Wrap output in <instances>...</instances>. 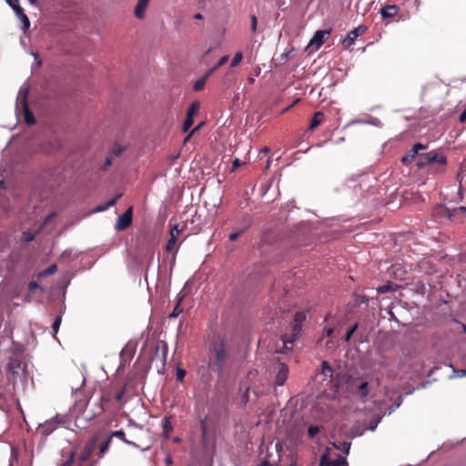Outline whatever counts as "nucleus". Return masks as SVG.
<instances>
[{
  "mask_svg": "<svg viewBox=\"0 0 466 466\" xmlns=\"http://www.w3.org/2000/svg\"><path fill=\"white\" fill-rule=\"evenodd\" d=\"M466 119V110L460 116V121L463 122Z\"/></svg>",
  "mask_w": 466,
  "mask_h": 466,
  "instance_id": "obj_58",
  "label": "nucleus"
},
{
  "mask_svg": "<svg viewBox=\"0 0 466 466\" xmlns=\"http://www.w3.org/2000/svg\"><path fill=\"white\" fill-rule=\"evenodd\" d=\"M9 6L15 11L19 5L18 0H5Z\"/></svg>",
  "mask_w": 466,
  "mask_h": 466,
  "instance_id": "obj_44",
  "label": "nucleus"
},
{
  "mask_svg": "<svg viewBox=\"0 0 466 466\" xmlns=\"http://www.w3.org/2000/svg\"><path fill=\"white\" fill-rule=\"evenodd\" d=\"M30 54H31L32 56H35V60H37V55H36L35 53L31 52Z\"/></svg>",
  "mask_w": 466,
  "mask_h": 466,
  "instance_id": "obj_64",
  "label": "nucleus"
},
{
  "mask_svg": "<svg viewBox=\"0 0 466 466\" xmlns=\"http://www.w3.org/2000/svg\"><path fill=\"white\" fill-rule=\"evenodd\" d=\"M169 429H171V427H170V425H169L168 421H167V420H166V421H165V423H164V431H165V433H166V437H168V432H167V431H168Z\"/></svg>",
  "mask_w": 466,
  "mask_h": 466,
  "instance_id": "obj_50",
  "label": "nucleus"
},
{
  "mask_svg": "<svg viewBox=\"0 0 466 466\" xmlns=\"http://www.w3.org/2000/svg\"><path fill=\"white\" fill-rule=\"evenodd\" d=\"M56 269H57L56 265V264H52V265L48 266L46 269L40 271L38 276L40 278H44V277L52 275V274H54L56 271Z\"/></svg>",
  "mask_w": 466,
  "mask_h": 466,
  "instance_id": "obj_29",
  "label": "nucleus"
},
{
  "mask_svg": "<svg viewBox=\"0 0 466 466\" xmlns=\"http://www.w3.org/2000/svg\"><path fill=\"white\" fill-rule=\"evenodd\" d=\"M333 331H334L333 328H327L324 329V332L328 337H330L333 334Z\"/></svg>",
  "mask_w": 466,
  "mask_h": 466,
  "instance_id": "obj_51",
  "label": "nucleus"
},
{
  "mask_svg": "<svg viewBox=\"0 0 466 466\" xmlns=\"http://www.w3.org/2000/svg\"><path fill=\"white\" fill-rule=\"evenodd\" d=\"M428 148L427 145L421 144V143H416L412 146L411 149L409 151L408 154L403 156L401 157V162L403 165H410L414 158L418 159V155H420L421 153H419L420 150H426Z\"/></svg>",
  "mask_w": 466,
  "mask_h": 466,
  "instance_id": "obj_8",
  "label": "nucleus"
},
{
  "mask_svg": "<svg viewBox=\"0 0 466 466\" xmlns=\"http://www.w3.org/2000/svg\"><path fill=\"white\" fill-rule=\"evenodd\" d=\"M132 208H129L120 217H118L116 224V229L120 231L129 227L132 223Z\"/></svg>",
  "mask_w": 466,
  "mask_h": 466,
  "instance_id": "obj_10",
  "label": "nucleus"
},
{
  "mask_svg": "<svg viewBox=\"0 0 466 466\" xmlns=\"http://www.w3.org/2000/svg\"><path fill=\"white\" fill-rule=\"evenodd\" d=\"M228 60V56H222L218 63L212 66L207 73V76H210L212 74H214L220 66H222L224 64H226Z\"/></svg>",
  "mask_w": 466,
  "mask_h": 466,
  "instance_id": "obj_23",
  "label": "nucleus"
},
{
  "mask_svg": "<svg viewBox=\"0 0 466 466\" xmlns=\"http://www.w3.org/2000/svg\"><path fill=\"white\" fill-rule=\"evenodd\" d=\"M375 381H376V384H377V385H380V378H376V379H375Z\"/></svg>",
  "mask_w": 466,
  "mask_h": 466,
  "instance_id": "obj_63",
  "label": "nucleus"
},
{
  "mask_svg": "<svg viewBox=\"0 0 466 466\" xmlns=\"http://www.w3.org/2000/svg\"><path fill=\"white\" fill-rule=\"evenodd\" d=\"M121 196H122L121 194H118V195H116L115 198H111L110 200H108V201L106 202V208H110V207H113V206L116 204V200H117Z\"/></svg>",
  "mask_w": 466,
  "mask_h": 466,
  "instance_id": "obj_43",
  "label": "nucleus"
},
{
  "mask_svg": "<svg viewBox=\"0 0 466 466\" xmlns=\"http://www.w3.org/2000/svg\"><path fill=\"white\" fill-rule=\"evenodd\" d=\"M162 355H163V360H166V357H167V347L164 346V349L162 350Z\"/></svg>",
  "mask_w": 466,
  "mask_h": 466,
  "instance_id": "obj_61",
  "label": "nucleus"
},
{
  "mask_svg": "<svg viewBox=\"0 0 466 466\" xmlns=\"http://www.w3.org/2000/svg\"><path fill=\"white\" fill-rule=\"evenodd\" d=\"M95 449V441H89L85 445L79 454L70 451L69 456L60 464V466H96V461L92 460V454Z\"/></svg>",
  "mask_w": 466,
  "mask_h": 466,
  "instance_id": "obj_1",
  "label": "nucleus"
},
{
  "mask_svg": "<svg viewBox=\"0 0 466 466\" xmlns=\"http://www.w3.org/2000/svg\"><path fill=\"white\" fill-rule=\"evenodd\" d=\"M274 372H276L274 383L277 386H282L286 382L289 374V368L282 362H277L274 365Z\"/></svg>",
  "mask_w": 466,
  "mask_h": 466,
  "instance_id": "obj_7",
  "label": "nucleus"
},
{
  "mask_svg": "<svg viewBox=\"0 0 466 466\" xmlns=\"http://www.w3.org/2000/svg\"><path fill=\"white\" fill-rule=\"evenodd\" d=\"M357 327H358V325H357V324H355V325H353L352 327H350V328L347 330V332H346V334H345V336H344V340H345V341L350 340V337L352 336V334H353V333L355 332V330L357 329Z\"/></svg>",
  "mask_w": 466,
  "mask_h": 466,
  "instance_id": "obj_37",
  "label": "nucleus"
},
{
  "mask_svg": "<svg viewBox=\"0 0 466 466\" xmlns=\"http://www.w3.org/2000/svg\"><path fill=\"white\" fill-rule=\"evenodd\" d=\"M399 12V7L396 5H385L380 10V15L383 18H392Z\"/></svg>",
  "mask_w": 466,
  "mask_h": 466,
  "instance_id": "obj_20",
  "label": "nucleus"
},
{
  "mask_svg": "<svg viewBox=\"0 0 466 466\" xmlns=\"http://www.w3.org/2000/svg\"><path fill=\"white\" fill-rule=\"evenodd\" d=\"M354 123L369 124V125H371V126H374V127H381L382 126L381 121L379 118H377V117H370L367 121H364V120H355Z\"/></svg>",
  "mask_w": 466,
  "mask_h": 466,
  "instance_id": "obj_30",
  "label": "nucleus"
},
{
  "mask_svg": "<svg viewBox=\"0 0 466 466\" xmlns=\"http://www.w3.org/2000/svg\"><path fill=\"white\" fill-rule=\"evenodd\" d=\"M26 96H27V89L21 88L18 93L17 99H21L22 106L25 110V120L26 124H33L35 123V117L33 114L30 112V110L27 107L26 105Z\"/></svg>",
  "mask_w": 466,
  "mask_h": 466,
  "instance_id": "obj_11",
  "label": "nucleus"
},
{
  "mask_svg": "<svg viewBox=\"0 0 466 466\" xmlns=\"http://www.w3.org/2000/svg\"><path fill=\"white\" fill-rule=\"evenodd\" d=\"M185 376H186V371L184 370L178 369L177 370V380H182Z\"/></svg>",
  "mask_w": 466,
  "mask_h": 466,
  "instance_id": "obj_45",
  "label": "nucleus"
},
{
  "mask_svg": "<svg viewBox=\"0 0 466 466\" xmlns=\"http://www.w3.org/2000/svg\"><path fill=\"white\" fill-rule=\"evenodd\" d=\"M208 76L205 74L201 78L198 79L194 84V90L200 91L204 88L205 84L208 80Z\"/></svg>",
  "mask_w": 466,
  "mask_h": 466,
  "instance_id": "obj_31",
  "label": "nucleus"
},
{
  "mask_svg": "<svg viewBox=\"0 0 466 466\" xmlns=\"http://www.w3.org/2000/svg\"><path fill=\"white\" fill-rule=\"evenodd\" d=\"M241 165L240 160L238 158H235L232 162L231 172H233L237 167Z\"/></svg>",
  "mask_w": 466,
  "mask_h": 466,
  "instance_id": "obj_48",
  "label": "nucleus"
},
{
  "mask_svg": "<svg viewBox=\"0 0 466 466\" xmlns=\"http://www.w3.org/2000/svg\"><path fill=\"white\" fill-rule=\"evenodd\" d=\"M125 148L120 146V145H115L112 148V153L116 156V157H119L122 155V153L124 152Z\"/></svg>",
  "mask_w": 466,
  "mask_h": 466,
  "instance_id": "obj_39",
  "label": "nucleus"
},
{
  "mask_svg": "<svg viewBox=\"0 0 466 466\" xmlns=\"http://www.w3.org/2000/svg\"><path fill=\"white\" fill-rule=\"evenodd\" d=\"M25 366L26 364L20 355L14 354L12 357H9L7 367L13 375H18L20 372H24Z\"/></svg>",
  "mask_w": 466,
  "mask_h": 466,
  "instance_id": "obj_6",
  "label": "nucleus"
},
{
  "mask_svg": "<svg viewBox=\"0 0 466 466\" xmlns=\"http://www.w3.org/2000/svg\"><path fill=\"white\" fill-rule=\"evenodd\" d=\"M321 373L326 379H329L332 387L339 388L338 382L335 381V370L326 360L321 363Z\"/></svg>",
  "mask_w": 466,
  "mask_h": 466,
  "instance_id": "obj_13",
  "label": "nucleus"
},
{
  "mask_svg": "<svg viewBox=\"0 0 466 466\" xmlns=\"http://www.w3.org/2000/svg\"><path fill=\"white\" fill-rule=\"evenodd\" d=\"M7 198L5 197V191L4 188V182L0 181V208L4 210L7 209Z\"/></svg>",
  "mask_w": 466,
  "mask_h": 466,
  "instance_id": "obj_25",
  "label": "nucleus"
},
{
  "mask_svg": "<svg viewBox=\"0 0 466 466\" xmlns=\"http://www.w3.org/2000/svg\"><path fill=\"white\" fill-rule=\"evenodd\" d=\"M250 20H251V31H252V33H256L257 25H258V20H257L256 15H252L250 17Z\"/></svg>",
  "mask_w": 466,
  "mask_h": 466,
  "instance_id": "obj_41",
  "label": "nucleus"
},
{
  "mask_svg": "<svg viewBox=\"0 0 466 466\" xmlns=\"http://www.w3.org/2000/svg\"><path fill=\"white\" fill-rule=\"evenodd\" d=\"M28 289L30 293H36L37 291L42 292L43 289L36 281H31L28 285Z\"/></svg>",
  "mask_w": 466,
  "mask_h": 466,
  "instance_id": "obj_33",
  "label": "nucleus"
},
{
  "mask_svg": "<svg viewBox=\"0 0 466 466\" xmlns=\"http://www.w3.org/2000/svg\"><path fill=\"white\" fill-rule=\"evenodd\" d=\"M380 420V419H379L377 421H375L373 424H371V425L370 426V431H374V430L377 428V426H378V424H379Z\"/></svg>",
  "mask_w": 466,
  "mask_h": 466,
  "instance_id": "obj_56",
  "label": "nucleus"
},
{
  "mask_svg": "<svg viewBox=\"0 0 466 466\" xmlns=\"http://www.w3.org/2000/svg\"><path fill=\"white\" fill-rule=\"evenodd\" d=\"M198 107V106L196 103L191 104L190 106L188 107L187 112V116H186L183 126H182V131L184 133L187 132L189 130V128L192 127L193 116H194V114Z\"/></svg>",
  "mask_w": 466,
  "mask_h": 466,
  "instance_id": "obj_14",
  "label": "nucleus"
},
{
  "mask_svg": "<svg viewBox=\"0 0 466 466\" xmlns=\"http://www.w3.org/2000/svg\"><path fill=\"white\" fill-rule=\"evenodd\" d=\"M182 299H183V296H180L177 299L175 308L173 309L172 312L169 314L170 319H176L182 313L183 309L180 307V303H181Z\"/></svg>",
  "mask_w": 466,
  "mask_h": 466,
  "instance_id": "obj_26",
  "label": "nucleus"
},
{
  "mask_svg": "<svg viewBox=\"0 0 466 466\" xmlns=\"http://www.w3.org/2000/svg\"><path fill=\"white\" fill-rule=\"evenodd\" d=\"M441 212L443 216L447 217L449 219H454L456 217L461 215L466 216V208L465 207H458L453 209H449L446 208H441Z\"/></svg>",
  "mask_w": 466,
  "mask_h": 466,
  "instance_id": "obj_15",
  "label": "nucleus"
},
{
  "mask_svg": "<svg viewBox=\"0 0 466 466\" xmlns=\"http://www.w3.org/2000/svg\"><path fill=\"white\" fill-rule=\"evenodd\" d=\"M193 17H194L195 19H198V20H201V19H203V15H202L201 14H199V13H198V14L194 15V16H193Z\"/></svg>",
  "mask_w": 466,
  "mask_h": 466,
  "instance_id": "obj_59",
  "label": "nucleus"
},
{
  "mask_svg": "<svg viewBox=\"0 0 466 466\" xmlns=\"http://www.w3.org/2000/svg\"><path fill=\"white\" fill-rule=\"evenodd\" d=\"M112 163V157H107L106 159V163H105V166H104V168H106L108 167Z\"/></svg>",
  "mask_w": 466,
  "mask_h": 466,
  "instance_id": "obj_54",
  "label": "nucleus"
},
{
  "mask_svg": "<svg viewBox=\"0 0 466 466\" xmlns=\"http://www.w3.org/2000/svg\"><path fill=\"white\" fill-rule=\"evenodd\" d=\"M367 30V27L365 25H359L357 26L356 28H354L353 30H351L348 35L347 36L343 39L342 43L343 45L346 46V47H350L351 46L354 42H355V39L361 35L365 31Z\"/></svg>",
  "mask_w": 466,
  "mask_h": 466,
  "instance_id": "obj_12",
  "label": "nucleus"
},
{
  "mask_svg": "<svg viewBox=\"0 0 466 466\" xmlns=\"http://www.w3.org/2000/svg\"><path fill=\"white\" fill-rule=\"evenodd\" d=\"M459 372L460 373H459L458 376H460V377H465L466 376V369L465 370H461Z\"/></svg>",
  "mask_w": 466,
  "mask_h": 466,
  "instance_id": "obj_60",
  "label": "nucleus"
},
{
  "mask_svg": "<svg viewBox=\"0 0 466 466\" xmlns=\"http://www.w3.org/2000/svg\"><path fill=\"white\" fill-rule=\"evenodd\" d=\"M347 461L344 457L338 456L335 460H329L326 455H323L320 459L319 466H345Z\"/></svg>",
  "mask_w": 466,
  "mask_h": 466,
  "instance_id": "obj_16",
  "label": "nucleus"
},
{
  "mask_svg": "<svg viewBox=\"0 0 466 466\" xmlns=\"http://www.w3.org/2000/svg\"><path fill=\"white\" fill-rule=\"evenodd\" d=\"M306 317V311H298L294 316L291 334H285L282 336L281 339L283 346L288 350H290V346L299 339V335L301 331V325L305 321Z\"/></svg>",
  "mask_w": 466,
  "mask_h": 466,
  "instance_id": "obj_3",
  "label": "nucleus"
},
{
  "mask_svg": "<svg viewBox=\"0 0 466 466\" xmlns=\"http://www.w3.org/2000/svg\"><path fill=\"white\" fill-rule=\"evenodd\" d=\"M111 400V397L109 394H102L99 399V408L100 411L103 412L107 409V403Z\"/></svg>",
  "mask_w": 466,
  "mask_h": 466,
  "instance_id": "obj_27",
  "label": "nucleus"
},
{
  "mask_svg": "<svg viewBox=\"0 0 466 466\" xmlns=\"http://www.w3.org/2000/svg\"><path fill=\"white\" fill-rule=\"evenodd\" d=\"M337 448L342 451L345 454H349L350 443L347 441H342L337 446Z\"/></svg>",
  "mask_w": 466,
  "mask_h": 466,
  "instance_id": "obj_36",
  "label": "nucleus"
},
{
  "mask_svg": "<svg viewBox=\"0 0 466 466\" xmlns=\"http://www.w3.org/2000/svg\"><path fill=\"white\" fill-rule=\"evenodd\" d=\"M320 116H322V113L320 111H318L314 114L310 125L309 127V130H313L321 123V119L319 118Z\"/></svg>",
  "mask_w": 466,
  "mask_h": 466,
  "instance_id": "obj_28",
  "label": "nucleus"
},
{
  "mask_svg": "<svg viewBox=\"0 0 466 466\" xmlns=\"http://www.w3.org/2000/svg\"><path fill=\"white\" fill-rule=\"evenodd\" d=\"M113 437L119 438L123 442H125L128 445H131L134 447L137 446L135 442L126 440L125 431L123 430L112 431L107 438H110V441H111Z\"/></svg>",
  "mask_w": 466,
  "mask_h": 466,
  "instance_id": "obj_22",
  "label": "nucleus"
},
{
  "mask_svg": "<svg viewBox=\"0 0 466 466\" xmlns=\"http://www.w3.org/2000/svg\"><path fill=\"white\" fill-rule=\"evenodd\" d=\"M299 101V99H296L289 106L286 107L283 112H287L289 111L294 105H296L298 102Z\"/></svg>",
  "mask_w": 466,
  "mask_h": 466,
  "instance_id": "obj_57",
  "label": "nucleus"
},
{
  "mask_svg": "<svg viewBox=\"0 0 466 466\" xmlns=\"http://www.w3.org/2000/svg\"><path fill=\"white\" fill-rule=\"evenodd\" d=\"M35 236L30 232H23V240L25 242H30L34 239Z\"/></svg>",
  "mask_w": 466,
  "mask_h": 466,
  "instance_id": "obj_42",
  "label": "nucleus"
},
{
  "mask_svg": "<svg viewBox=\"0 0 466 466\" xmlns=\"http://www.w3.org/2000/svg\"><path fill=\"white\" fill-rule=\"evenodd\" d=\"M110 438H107L100 446L99 458L103 457L104 454L108 451L110 445Z\"/></svg>",
  "mask_w": 466,
  "mask_h": 466,
  "instance_id": "obj_32",
  "label": "nucleus"
},
{
  "mask_svg": "<svg viewBox=\"0 0 466 466\" xmlns=\"http://www.w3.org/2000/svg\"><path fill=\"white\" fill-rule=\"evenodd\" d=\"M242 228H239L238 231H235L229 235V240L235 241L242 232H244L250 225V218L248 216H244L242 218Z\"/></svg>",
  "mask_w": 466,
  "mask_h": 466,
  "instance_id": "obj_18",
  "label": "nucleus"
},
{
  "mask_svg": "<svg viewBox=\"0 0 466 466\" xmlns=\"http://www.w3.org/2000/svg\"><path fill=\"white\" fill-rule=\"evenodd\" d=\"M180 230L178 228V225H174L170 230H169V234H170V238L166 246V248L167 250H172L175 244H176V241H177V238L179 234Z\"/></svg>",
  "mask_w": 466,
  "mask_h": 466,
  "instance_id": "obj_19",
  "label": "nucleus"
},
{
  "mask_svg": "<svg viewBox=\"0 0 466 466\" xmlns=\"http://www.w3.org/2000/svg\"><path fill=\"white\" fill-rule=\"evenodd\" d=\"M357 392L360 398H366L369 395V383L368 381H361L357 387Z\"/></svg>",
  "mask_w": 466,
  "mask_h": 466,
  "instance_id": "obj_24",
  "label": "nucleus"
},
{
  "mask_svg": "<svg viewBox=\"0 0 466 466\" xmlns=\"http://www.w3.org/2000/svg\"><path fill=\"white\" fill-rule=\"evenodd\" d=\"M37 152H40V153H43V154H50L52 152V150H49L44 147H41Z\"/></svg>",
  "mask_w": 466,
  "mask_h": 466,
  "instance_id": "obj_52",
  "label": "nucleus"
},
{
  "mask_svg": "<svg viewBox=\"0 0 466 466\" xmlns=\"http://www.w3.org/2000/svg\"><path fill=\"white\" fill-rule=\"evenodd\" d=\"M416 165L419 168H423L427 166L436 167V171L441 172L447 165V158L441 151L431 150L418 155Z\"/></svg>",
  "mask_w": 466,
  "mask_h": 466,
  "instance_id": "obj_2",
  "label": "nucleus"
},
{
  "mask_svg": "<svg viewBox=\"0 0 466 466\" xmlns=\"http://www.w3.org/2000/svg\"><path fill=\"white\" fill-rule=\"evenodd\" d=\"M15 13L22 24V29H28L30 26V22L27 15L24 13V10L21 8V6H17L16 9L15 10Z\"/></svg>",
  "mask_w": 466,
  "mask_h": 466,
  "instance_id": "obj_21",
  "label": "nucleus"
},
{
  "mask_svg": "<svg viewBox=\"0 0 466 466\" xmlns=\"http://www.w3.org/2000/svg\"><path fill=\"white\" fill-rule=\"evenodd\" d=\"M62 319L61 317H56L52 324L53 337H56V334L58 332V329L61 325Z\"/></svg>",
  "mask_w": 466,
  "mask_h": 466,
  "instance_id": "obj_34",
  "label": "nucleus"
},
{
  "mask_svg": "<svg viewBox=\"0 0 466 466\" xmlns=\"http://www.w3.org/2000/svg\"><path fill=\"white\" fill-rule=\"evenodd\" d=\"M200 429H201L202 438H203V440H206L207 436H208V428H207L206 419L201 420Z\"/></svg>",
  "mask_w": 466,
  "mask_h": 466,
  "instance_id": "obj_38",
  "label": "nucleus"
},
{
  "mask_svg": "<svg viewBox=\"0 0 466 466\" xmlns=\"http://www.w3.org/2000/svg\"><path fill=\"white\" fill-rule=\"evenodd\" d=\"M261 152L262 153H268V152H269V148L266 147L263 149H261Z\"/></svg>",
  "mask_w": 466,
  "mask_h": 466,
  "instance_id": "obj_62",
  "label": "nucleus"
},
{
  "mask_svg": "<svg viewBox=\"0 0 466 466\" xmlns=\"http://www.w3.org/2000/svg\"><path fill=\"white\" fill-rule=\"evenodd\" d=\"M243 58V55L241 52H237L233 57V59L231 60V63H230V66L232 67L234 66H237L242 60Z\"/></svg>",
  "mask_w": 466,
  "mask_h": 466,
  "instance_id": "obj_35",
  "label": "nucleus"
},
{
  "mask_svg": "<svg viewBox=\"0 0 466 466\" xmlns=\"http://www.w3.org/2000/svg\"><path fill=\"white\" fill-rule=\"evenodd\" d=\"M199 127H200V125H198V126H197L196 127H194V128L190 131V133H189V134L185 137V139H184V143H187V142L189 140V138L191 137V136H192V135H193L197 130H198V129H199Z\"/></svg>",
  "mask_w": 466,
  "mask_h": 466,
  "instance_id": "obj_47",
  "label": "nucleus"
},
{
  "mask_svg": "<svg viewBox=\"0 0 466 466\" xmlns=\"http://www.w3.org/2000/svg\"><path fill=\"white\" fill-rule=\"evenodd\" d=\"M319 431V428L315 425H311L308 429V434L310 438H313Z\"/></svg>",
  "mask_w": 466,
  "mask_h": 466,
  "instance_id": "obj_40",
  "label": "nucleus"
},
{
  "mask_svg": "<svg viewBox=\"0 0 466 466\" xmlns=\"http://www.w3.org/2000/svg\"><path fill=\"white\" fill-rule=\"evenodd\" d=\"M329 30H318L308 45L310 51L318 50L322 45L326 35H329Z\"/></svg>",
  "mask_w": 466,
  "mask_h": 466,
  "instance_id": "obj_9",
  "label": "nucleus"
},
{
  "mask_svg": "<svg viewBox=\"0 0 466 466\" xmlns=\"http://www.w3.org/2000/svg\"><path fill=\"white\" fill-rule=\"evenodd\" d=\"M68 420L67 416L56 414L38 426V432L43 437H47L54 432L60 425H64Z\"/></svg>",
  "mask_w": 466,
  "mask_h": 466,
  "instance_id": "obj_4",
  "label": "nucleus"
},
{
  "mask_svg": "<svg viewBox=\"0 0 466 466\" xmlns=\"http://www.w3.org/2000/svg\"><path fill=\"white\" fill-rule=\"evenodd\" d=\"M125 390H126L125 388H122L118 392H116V400L117 401H120V400H122V397H123V395H124V393H125Z\"/></svg>",
  "mask_w": 466,
  "mask_h": 466,
  "instance_id": "obj_49",
  "label": "nucleus"
},
{
  "mask_svg": "<svg viewBox=\"0 0 466 466\" xmlns=\"http://www.w3.org/2000/svg\"><path fill=\"white\" fill-rule=\"evenodd\" d=\"M106 209H107V208H106V205H104V206H98V207H96V208H95V212H103V211H105V210H106Z\"/></svg>",
  "mask_w": 466,
  "mask_h": 466,
  "instance_id": "obj_53",
  "label": "nucleus"
},
{
  "mask_svg": "<svg viewBox=\"0 0 466 466\" xmlns=\"http://www.w3.org/2000/svg\"><path fill=\"white\" fill-rule=\"evenodd\" d=\"M56 213H51L49 216L46 217L44 226H47L48 224L52 223L53 219L56 218Z\"/></svg>",
  "mask_w": 466,
  "mask_h": 466,
  "instance_id": "obj_46",
  "label": "nucleus"
},
{
  "mask_svg": "<svg viewBox=\"0 0 466 466\" xmlns=\"http://www.w3.org/2000/svg\"><path fill=\"white\" fill-rule=\"evenodd\" d=\"M150 0H138L134 10V15L137 19L145 17V12Z\"/></svg>",
  "mask_w": 466,
  "mask_h": 466,
  "instance_id": "obj_17",
  "label": "nucleus"
},
{
  "mask_svg": "<svg viewBox=\"0 0 466 466\" xmlns=\"http://www.w3.org/2000/svg\"><path fill=\"white\" fill-rule=\"evenodd\" d=\"M214 355L217 370L218 372H221L227 360L226 348L223 342L216 343L214 345Z\"/></svg>",
  "mask_w": 466,
  "mask_h": 466,
  "instance_id": "obj_5",
  "label": "nucleus"
},
{
  "mask_svg": "<svg viewBox=\"0 0 466 466\" xmlns=\"http://www.w3.org/2000/svg\"><path fill=\"white\" fill-rule=\"evenodd\" d=\"M389 289H390V287H389V286H387V285L382 286V287H380V288L378 289V290H379V291H380V292H387Z\"/></svg>",
  "mask_w": 466,
  "mask_h": 466,
  "instance_id": "obj_55",
  "label": "nucleus"
}]
</instances>
